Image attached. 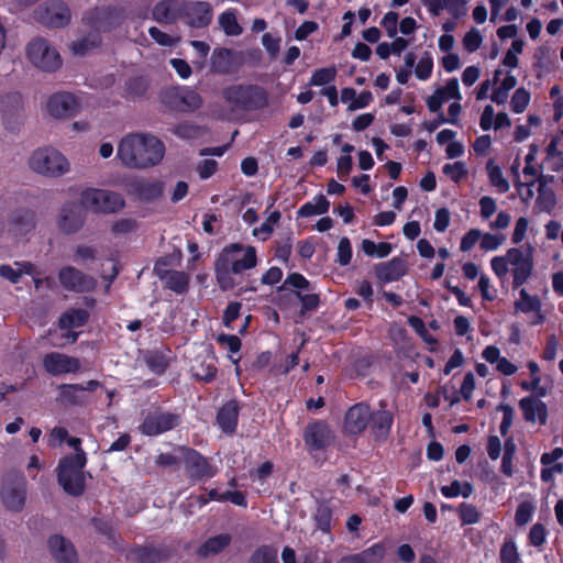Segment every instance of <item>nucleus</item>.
<instances>
[{
    "label": "nucleus",
    "instance_id": "f257e3e1",
    "mask_svg": "<svg viewBox=\"0 0 563 563\" xmlns=\"http://www.w3.org/2000/svg\"><path fill=\"white\" fill-rule=\"evenodd\" d=\"M257 251L253 245L234 242L225 245L214 261V276L222 291L235 287L233 275L242 274L256 267Z\"/></svg>",
    "mask_w": 563,
    "mask_h": 563
},
{
    "label": "nucleus",
    "instance_id": "f03ea898",
    "mask_svg": "<svg viewBox=\"0 0 563 563\" xmlns=\"http://www.w3.org/2000/svg\"><path fill=\"white\" fill-rule=\"evenodd\" d=\"M165 144L156 136L129 134L118 146V157L130 168H147L161 163Z\"/></svg>",
    "mask_w": 563,
    "mask_h": 563
},
{
    "label": "nucleus",
    "instance_id": "7ed1b4c3",
    "mask_svg": "<svg viewBox=\"0 0 563 563\" xmlns=\"http://www.w3.org/2000/svg\"><path fill=\"white\" fill-rule=\"evenodd\" d=\"M222 98L233 112L263 111L269 104L268 91L256 84H233L222 90Z\"/></svg>",
    "mask_w": 563,
    "mask_h": 563
},
{
    "label": "nucleus",
    "instance_id": "20e7f679",
    "mask_svg": "<svg viewBox=\"0 0 563 563\" xmlns=\"http://www.w3.org/2000/svg\"><path fill=\"white\" fill-rule=\"evenodd\" d=\"M86 464L87 454L82 449H77V453L66 455L58 461L56 467L57 482L67 495L71 497L84 495L86 476H90L84 470Z\"/></svg>",
    "mask_w": 563,
    "mask_h": 563
},
{
    "label": "nucleus",
    "instance_id": "39448f33",
    "mask_svg": "<svg viewBox=\"0 0 563 563\" xmlns=\"http://www.w3.org/2000/svg\"><path fill=\"white\" fill-rule=\"evenodd\" d=\"M0 496L7 509L22 510L26 498V478L22 472L11 470L4 474Z\"/></svg>",
    "mask_w": 563,
    "mask_h": 563
},
{
    "label": "nucleus",
    "instance_id": "423d86ee",
    "mask_svg": "<svg viewBox=\"0 0 563 563\" xmlns=\"http://www.w3.org/2000/svg\"><path fill=\"white\" fill-rule=\"evenodd\" d=\"M29 165L32 170L45 175L57 177L64 175L69 167L67 158L54 148H38L30 157Z\"/></svg>",
    "mask_w": 563,
    "mask_h": 563
},
{
    "label": "nucleus",
    "instance_id": "0eeeda50",
    "mask_svg": "<svg viewBox=\"0 0 563 563\" xmlns=\"http://www.w3.org/2000/svg\"><path fill=\"white\" fill-rule=\"evenodd\" d=\"M179 451L181 453L186 475L192 483L207 482L217 475V466L212 465L210 460L196 449L179 446Z\"/></svg>",
    "mask_w": 563,
    "mask_h": 563
},
{
    "label": "nucleus",
    "instance_id": "6e6552de",
    "mask_svg": "<svg viewBox=\"0 0 563 563\" xmlns=\"http://www.w3.org/2000/svg\"><path fill=\"white\" fill-rule=\"evenodd\" d=\"M26 57L33 66L43 71L53 73L62 66L59 53L43 37H36L27 44Z\"/></svg>",
    "mask_w": 563,
    "mask_h": 563
},
{
    "label": "nucleus",
    "instance_id": "1a4fd4ad",
    "mask_svg": "<svg viewBox=\"0 0 563 563\" xmlns=\"http://www.w3.org/2000/svg\"><path fill=\"white\" fill-rule=\"evenodd\" d=\"M161 100L168 109L184 113L195 112L203 104L202 97L187 86L165 89L161 95Z\"/></svg>",
    "mask_w": 563,
    "mask_h": 563
},
{
    "label": "nucleus",
    "instance_id": "9d476101",
    "mask_svg": "<svg viewBox=\"0 0 563 563\" xmlns=\"http://www.w3.org/2000/svg\"><path fill=\"white\" fill-rule=\"evenodd\" d=\"M81 202L85 207L95 212L115 213L124 207V199L118 192L89 188L81 195Z\"/></svg>",
    "mask_w": 563,
    "mask_h": 563
},
{
    "label": "nucleus",
    "instance_id": "9b49d317",
    "mask_svg": "<svg viewBox=\"0 0 563 563\" xmlns=\"http://www.w3.org/2000/svg\"><path fill=\"white\" fill-rule=\"evenodd\" d=\"M181 423L180 415L170 411H151L139 426L141 434L146 437H157L176 429Z\"/></svg>",
    "mask_w": 563,
    "mask_h": 563
},
{
    "label": "nucleus",
    "instance_id": "f8f14e48",
    "mask_svg": "<svg viewBox=\"0 0 563 563\" xmlns=\"http://www.w3.org/2000/svg\"><path fill=\"white\" fill-rule=\"evenodd\" d=\"M35 19L47 27L60 29L69 24L71 13L64 1L48 0L35 10Z\"/></svg>",
    "mask_w": 563,
    "mask_h": 563
},
{
    "label": "nucleus",
    "instance_id": "ddd939ff",
    "mask_svg": "<svg viewBox=\"0 0 563 563\" xmlns=\"http://www.w3.org/2000/svg\"><path fill=\"white\" fill-rule=\"evenodd\" d=\"M302 438L310 452L324 451L335 439L330 426L323 420L308 422L303 430Z\"/></svg>",
    "mask_w": 563,
    "mask_h": 563
},
{
    "label": "nucleus",
    "instance_id": "4468645a",
    "mask_svg": "<svg viewBox=\"0 0 563 563\" xmlns=\"http://www.w3.org/2000/svg\"><path fill=\"white\" fill-rule=\"evenodd\" d=\"M82 20L98 33L110 31L120 24L122 9L112 5L96 7L88 11Z\"/></svg>",
    "mask_w": 563,
    "mask_h": 563
},
{
    "label": "nucleus",
    "instance_id": "2eb2a0df",
    "mask_svg": "<svg viewBox=\"0 0 563 563\" xmlns=\"http://www.w3.org/2000/svg\"><path fill=\"white\" fill-rule=\"evenodd\" d=\"M5 229L13 236H24L35 230L37 220L36 212L32 208L18 207L10 211Z\"/></svg>",
    "mask_w": 563,
    "mask_h": 563
},
{
    "label": "nucleus",
    "instance_id": "dca6fc26",
    "mask_svg": "<svg viewBox=\"0 0 563 563\" xmlns=\"http://www.w3.org/2000/svg\"><path fill=\"white\" fill-rule=\"evenodd\" d=\"M212 7L207 1L181 2V16L191 27L203 29L212 21Z\"/></svg>",
    "mask_w": 563,
    "mask_h": 563
},
{
    "label": "nucleus",
    "instance_id": "f3484780",
    "mask_svg": "<svg viewBox=\"0 0 563 563\" xmlns=\"http://www.w3.org/2000/svg\"><path fill=\"white\" fill-rule=\"evenodd\" d=\"M43 367L52 376L75 374L80 371V361L64 353L49 352L43 357Z\"/></svg>",
    "mask_w": 563,
    "mask_h": 563
},
{
    "label": "nucleus",
    "instance_id": "a211bd4d",
    "mask_svg": "<svg viewBox=\"0 0 563 563\" xmlns=\"http://www.w3.org/2000/svg\"><path fill=\"white\" fill-rule=\"evenodd\" d=\"M372 409L366 402L350 407L344 416V430L349 434H361L369 424Z\"/></svg>",
    "mask_w": 563,
    "mask_h": 563
},
{
    "label": "nucleus",
    "instance_id": "6ab92c4d",
    "mask_svg": "<svg viewBox=\"0 0 563 563\" xmlns=\"http://www.w3.org/2000/svg\"><path fill=\"white\" fill-rule=\"evenodd\" d=\"M170 555L172 551L164 545H136L128 551L125 559L129 563H161Z\"/></svg>",
    "mask_w": 563,
    "mask_h": 563
},
{
    "label": "nucleus",
    "instance_id": "aec40b11",
    "mask_svg": "<svg viewBox=\"0 0 563 563\" xmlns=\"http://www.w3.org/2000/svg\"><path fill=\"white\" fill-rule=\"evenodd\" d=\"M85 223L84 207L79 203L67 202L63 206L57 225L59 230L66 234L79 231Z\"/></svg>",
    "mask_w": 563,
    "mask_h": 563
},
{
    "label": "nucleus",
    "instance_id": "412c9836",
    "mask_svg": "<svg viewBox=\"0 0 563 563\" xmlns=\"http://www.w3.org/2000/svg\"><path fill=\"white\" fill-rule=\"evenodd\" d=\"M46 108L54 118H70L79 111V101L73 93L57 92L49 97Z\"/></svg>",
    "mask_w": 563,
    "mask_h": 563
},
{
    "label": "nucleus",
    "instance_id": "4be33fe9",
    "mask_svg": "<svg viewBox=\"0 0 563 563\" xmlns=\"http://www.w3.org/2000/svg\"><path fill=\"white\" fill-rule=\"evenodd\" d=\"M58 279L62 287L68 291L84 292L93 287V280L74 266L59 269Z\"/></svg>",
    "mask_w": 563,
    "mask_h": 563
},
{
    "label": "nucleus",
    "instance_id": "5701e85b",
    "mask_svg": "<svg viewBox=\"0 0 563 563\" xmlns=\"http://www.w3.org/2000/svg\"><path fill=\"white\" fill-rule=\"evenodd\" d=\"M48 550L57 563H77L78 555L74 544L60 534L48 538Z\"/></svg>",
    "mask_w": 563,
    "mask_h": 563
},
{
    "label": "nucleus",
    "instance_id": "b1692460",
    "mask_svg": "<svg viewBox=\"0 0 563 563\" xmlns=\"http://www.w3.org/2000/svg\"><path fill=\"white\" fill-rule=\"evenodd\" d=\"M240 415V405L235 399L224 402L217 412V423L221 431L228 435L236 432Z\"/></svg>",
    "mask_w": 563,
    "mask_h": 563
},
{
    "label": "nucleus",
    "instance_id": "393cba45",
    "mask_svg": "<svg viewBox=\"0 0 563 563\" xmlns=\"http://www.w3.org/2000/svg\"><path fill=\"white\" fill-rule=\"evenodd\" d=\"M509 264L514 266V285L516 287L526 283L532 271V261L519 249H510L507 251Z\"/></svg>",
    "mask_w": 563,
    "mask_h": 563
},
{
    "label": "nucleus",
    "instance_id": "a878e982",
    "mask_svg": "<svg viewBox=\"0 0 563 563\" xmlns=\"http://www.w3.org/2000/svg\"><path fill=\"white\" fill-rule=\"evenodd\" d=\"M234 52L227 47L213 49L210 58V69L214 74L229 75L236 67Z\"/></svg>",
    "mask_w": 563,
    "mask_h": 563
},
{
    "label": "nucleus",
    "instance_id": "bb28decb",
    "mask_svg": "<svg viewBox=\"0 0 563 563\" xmlns=\"http://www.w3.org/2000/svg\"><path fill=\"white\" fill-rule=\"evenodd\" d=\"M181 16V3L176 0H162L152 9V18L162 24H173Z\"/></svg>",
    "mask_w": 563,
    "mask_h": 563
},
{
    "label": "nucleus",
    "instance_id": "cd10ccee",
    "mask_svg": "<svg viewBox=\"0 0 563 563\" xmlns=\"http://www.w3.org/2000/svg\"><path fill=\"white\" fill-rule=\"evenodd\" d=\"M406 274V263L400 257H393L388 262L375 265V275L383 283H391L400 279Z\"/></svg>",
    "mask_w": 563,
    "mask_h": 563
},
{
    "label": "nucleus",
    "instance_id": "c85d7f7f",
    "mask_svg": "<svg viewBox=\"0 0 563 563\" xmlns=\"http://www.w3.org/2000/svg\"><path fill=\"white\" fill-rule=\"evenodd\" d=\"M132 192L143 201H154L162 197L164 184L158 179H136L131 184Z\"/></svg>",
    "mask_w": 563,
    "mask_h": 563
},
{
    "label": "nucleus",
    "instance_id": "c756f323",
    "mask_svg": "<svg viewBox=\"0 0 563 563\" xmlns=\"http://www.w3.org/2000/svg\"><path fill=\"white\" fill-rule=\"evenodd\" d=\"M519 407L523 412L525 420L528 422H536L540 424L547 423L548 408L547 405L538 397L529 396L519 401Z\"/></svg>",
    "mask_w": 563,
    "mask_h": 563
},
{
    "label": "nucleus",
    "instance_id": "7c9ffc66",
    "mask_svg": "<svg viewBox=\"0 0 563 563\" xmlns=\"http://www.w3.org/2000/svg\"><path fill=\"white\" fill-rule=\"evenodd\" d=\"M393 415L388 410H376L371 412L368 427L376 440H385L393 426Z\"/></svg>",
    "mask_w": 563,
    "mask_h": 563
},
{
    "label": "nucleus",
    "instance_id": "2f4dec72",
    "mask_svg": "<svg viewBox=\"0 0 563 563\" xmlns=\"http://www.w3.org/2000/svg\"><path fill=\"white\" fill-rule=\"evenodd\" d=\"M58 401L65 406H84L86 396L81 384H60L58 386Z\"/></svg>",
    "mask_w": 563,
    "mask_h": 563
},
{
    "label": "nucleus",
    "instance_id": "473e14b6",
    "mask_svg": "<svg viewBox=\"0 0 563 563\" xmlns=\"http://www.w3.org/2000/svg\"><path fill=\"white\" fill-rule=\"evenodd\" d=\"M159 280L164 283V287L183 295L188 291L190 277L187 273L172 269L166 275L161 276Z\"/></svg>",
    "mask_w": 563,
    "mask_h": 563
},
{
    "label": "nucleus",
    "instance_id": "72a5a7b5",
    "mask_svg": "<svg viewBox=\"0 0 563 563\" xmlns=\"http://www.w3.org/2000/svg\"><path fill=\"white\" fill-rule=\"evenodd\" d=\"M89 320V312L84 308H71L60 314L58 327L62 330L84 327Z\"/></svg>",
    "mask_w": 563,
    "mask_h": 563
},
{
    "label": "nucleus",
    "instance_id": "f704fd0d",
    "mask_svg": "<svg viewBox=\"0 0 563 563\" xmlns=\"http://www.w3.org/2000/svg\"><path fill=\"white\" fill-rule=\"evenodd\" d=\"M169 131L178 139L185 141L197 140L205 133V129L201 125L187 120L173 125Z\"/></svg>",
    "mask_w": 563,
    "mask_h": 563
},
{
    "label": "nucleus",
    "instance_id": "c9c22d12",
    "mask_svg": "<svg viewBox=\"0 0 563 563\" xmlns=\"http://www.w3.org/2000/svg\"><path fill=\"white\" fill-rule=\"evenodd\" d=\"M314 202L308 201L303 203L297 211L299 218H309L317 214H324L328 212L330 201L322 194L313 198Z\"/></svg>",
    "mask_w": 563,
    "mask_h": 563
},
{
    "label": "nucleus",
    "instance_id": "e433bc0d",
    "mask_svg": "<svg viewBox=\"0 0 563 563\" xmlns=\"http://www.w3.org/2000/svg\"><path fill=\"white\" fill-rule=\"evenodd\" d=\"M148 90V80L144 76H134L125 81L123 97L135 100L146 95Z\"/></svg>",
    "mask_w": 563,
    "mask_h": 563
},
{
    "label": "nucleus",
    "instance_id": "4c0bfd02",
    "mask_svg": "<svg viewBox=\"0 0 563 563\" xmlns=\"http://www.w3.org/2000/svg\"><path fill=\"white\" fill-rule=\"evenodd\" d=\"M102 37L98 32H90L88 35L73 42L71 52L78 56H85L87 53L101 45Z\"/></svg>",
    "mask_w": 563,
    "mask_h": 563
},
{
    "label": "nucleus",
    "instance_id": "58836bf2",
    "mask_svg": "<svg viewBox=\"0 0 563 563\" xmlns=\"http://www.w3.org/2000/svg\"><path fill=\"white\" fill-rule=\"evenodd\" d=\"M231 542V536L228 533H221L206 540L199 548V554L208 556L210 554H218L223 551Z\"/></svg>",
    "mask_w": 563,
    "mask_h": 563
},
{
    "label": "nucleus",
    "instance_id": "ea45409f",
    "mask_svg": "<svg viewBox=\"0 0 563 563\" xmlns=\"http://www.w3.org/2000/svg\"><path fill=\"white\" fill-rule=\"evenodd\" d=\"M219 25L228 36H239L243 33L234 9H229L219 15Z\"/></svg>",
    "mask_w": 563,
    "mask_h": 563
},
{
    "label": "nucleus",
    "instance_id": "a19ab883",
    "mask_svg": "<svg viewBox=\"0 0 563 563\" xmlns=\"http://www.w3.org/2000/svg\"><path fill=\"white\" fill-rule=\"evenodd\" d=\"M313 520L318 530L323 533L331 531L332 509L328 503L322 501L318 504L316 512L313 514Z\"/></svg>",
    "mask_w": 563,
    "mask_h": 563
},
{
    "label": "nucleus",
    "instance_id": "79ce46f5",
    "mask_svg": "<svg viewBox=\"0 0 563 563\" xmlns=\"http://www.w3.org/2000/svg\"><path fill=\"white\" fill-rule=\"evenodd\" d=\"M362 250L367 256L384 258L391 253L393 246L389 242L375 243L372 240L365 239L362 241Z\"/></svg>",
    "mask_w": 563,
    "mask_h": 563
},
{
    "label": "nucleus",
    "instance_id": "37998d69",
    "mask_svg": "<svg viewBox=\"0 0 563 563\" xmlns=\"http://www.w3.org/2000/svg\"><path fill=\"white\" fill-rule=\"evenodd\" d=\"M486 169L490 184L496 187L499 192H507L509 190V183L503 176L501 169L495 165L493 159L487 162Z\"/></svg>",
    "mask_w": 563,
    "mask_h": 563
},
{
    "label": "nucleus",
    "instance_id": "c03bdc74",
    "mask_svg": "<svg viewBox=\"0 0 563 563\" xmlns=\"http://www.w3.org/2000/svg\"><path fill=\"white\" fill-rule=\"evenodd\" d=\"M251 563H278V552L273 545L258 547L250 559Z\"/></svg>",
    "mask_w": 563,
    "mask_h": 563
},
{
    "label": "nucleus",
    "instance_id": "a18cd8bd",
    "mask_svg": "<svg viewBox=\"0 0 563 563\" xmlns=\"http://www.w3.org/2000/svg\"><path fill=\"white\" fill-rule=\"evenodd\" d=\"M455 132L449 129H444L437 134V142L440 145L448 144L446 155L449 158L457 157V141H453Z\"/></svg>",
    "mask_w": 563,
    "mask_h": 563
},
{
    "label": "nucleus",
    "instance_id": "49530a36",
    "mask_svg": "<svg viewBox=\"0 0 563 563\" xmlns=\"http://www.w3.org/2000/svg\"><path fill=\"white\" fill-rule=\"evenodd\" d=\"M336 77L335 67L319 68L313 71L309 84L311 86H325L332 82Z\"/></svg>",
    "mask_w": 563,
    "mask_h": 563
},
{
    "label": "nucleus",
    "instance_id": "de8ad7c7",
    "mask_svg": "<svg viewBox=\"0 0 563 563\" xmlns=\"http://www.w3.org/2000/svg\"><path fill=\"white\" fill-rule=\"evenodd\" d=\"M23 269L15 271L10 265H0V276L10 280L12 284H18L21 279L22 273L31 274L33 265L31 263H24Z\"/></svg>",
    "mask_w": 563,
    "mask_h": 563
},
{
    "label": "nucleus",
    "instance_id": "09e8293b",
    "mask_svg": "<svg viewBox=\"0 0 563 563\" xmlns=\"http://www.w3.org/2000/svg\"><path fill=\"white\" fill-rule=\"evenodd\" d=\"M146 364L154 374L162 375L166 372L169 362L163 353L153 352L146 357Z\"/></svg>",
    "mask_w": 563,
    "mask_h": 563
},
{
    "label": "nucleus",
    "instance_id": "8fccbe9b",
    "mask_svg": "<svg viewBox=\"0 0 563 563\" xmlns=\"http://www.w3.org/2000/svg\"><path fill=\"white\" fill-rule=\"evenodd\" d=\"M536 205L540 211H550L555 205L554 192L543 185H540Z\"/></svg>",
    "mask_w": 563,
    "mask_h": 563
},
{
    "label": "nucleus",
    "instance_id": "3c124183",
    "mask_svg": "<svg viewBox=\"0 0 563 563\" xmlns=\"http://www.w3.org/2000/svg\"><path fill=\"white\" fill-rule=\"evenodd\" d=\"M294 295L301 302V316L306 314L308 311L316 310L320 305V297L317 294H301L298 290H294Z\"/></svg>",
    "mask_w": 563,
    "mask_h": 563
},
{
    "label": "nucleus",
    "instance_id": "603ef678",
    "mask_svg": "<svg viewBox=\"0 0 563 563\" xmlns=\"http://www.w3.org/2000/svg\"><path fill=\"white\" fill-rule=\"evenodd\" d=\"M408 324L415 330V332L427 343H437L434 338L430 334L426 328L424 321L418 316H410L407 320Z\"/></svg>",
    "mask_w": 563,
    "mask_h": 563
},
{
    "label": "nucleus",
    "instance_id": "864d4df0",
    "mask_svg": "<svg viewBox=\"0 0 563 563\" xmlns=\"http://www.w3.org/2000/svg\"><path fill=\"white\" fill-rule=\"evenodd\" d=\"M217 342L221 347H225L231 354H236L241 351V339L235 334L220 333L217 336Z\"/></svg>",
    "mask_w": 563,
    "mask_h": 563
},
{
    "label": "nucleus",
    "instance_id": "5fc2aeb1",
    "mask_svg": "<svg viewBox=\"0 0 563 563\" xmlns=\"http://www.w3.org/2000/svg\"><path fill=\"white\" fill-rule=\"evenodd\" d=\"M516 307L523 312L539 311L541 301L538 297L529 296L525 289L520 291V300L516 302Z\"/></svg>",
    "mask_w": 563,
    "mask_h": 563
},
{
    "label": "nucleus",
    "instance_id": "6e6d98bb",
    "mask_svg": "<svg viewBox=\"0 0 563 563\" xmlns=\"http://www.w3.org/2000/svg\"><path fill=\"white\" fill-rule=\"evenodd\" d=\"M352 260V245L349 238L343 236L339 241L338 245V254H336V262L341 266H346L351 263Z\"/></svg>",
    "mask_w": 563,
    "mask_h": 563
},
{
    "label": "nucleus",
    "instance_id": "4d7b16f0",
    "mask_svg": "<svg viewBox=\"0 0 563 563\" xmlns=\"http://www.w3.org/2000/svg\"><path fill=\"white\" fill-rule=\"evenodd\" d=\"M241 309L242 303L239 301L228 303L222 314V323L225 328L232 329V322L240 317Z\"/></svg>",
    "mask_w": 563,
    "mask_h": 563
},
{
    "label": "nucleus",
    "instance_id": "13d9d810",
    "mask_svg": "<svg viewBox=\"0 0 563 563\" xmlns=\"http://www.w3.org/2000/svg\"><path fill=\"white\" fill-rule=\"evenodd\" d=\"M360 554L366 563H379L385 555V547L382 543H375Z\"/></svg>",
    "mask_w": 563,
    "mask_h": 563
},
{
    "label": "nucleus",
    "instance_id": "bf43d9fd",
    "mask_svg": "<svg viewBox=\"0 0 563 563\" xmlns=\"http://www.w3.org/2000/svg\"><path fill=\"white\" fill-rule=\"evenodd\" d=\"M286 286H290L298 291L308 290L310 288V282L300 273H290L280 289H284Z\"/></svg>",
    "mask_w": 563,
    "mask_h": 563
},
{
    "label": "nucleus",
    "instance_id": "052dcab7",
    "mask_svg": "<svg viewBox=\"0 0 563 563\" xmlns=\"http://www.w3.org/2000/svg\"><path fill=\"white\" fill-rule=\"evenodd\" d=\"M530 100V93L525 88H519L515 91L511 98V108L516 113H521L526 110Z\"/></svg>",
    "mask_w": 563,
    "mask_h": 563
},
{
    "label": "nucleus",
    "instance_id": "680f3d73",
    "mask_svg": "<svg viewBox=\"0 0 563 563\" xmlns=\"http://www.w3.org/2000/svg\"><path fill=\"white\" fill-rule=\"evenodd\" d=\"M218 369L213 364H201L194 372V377L198 382L211 383L217 376Z\"/></svg>",
    "mask_w": 563,
    "mask_h": 563
},
{
    "label": "nucleus",
    "instance_id": "e2e57ef3",
    "mask_svg": "<svg viewBox=\"0 0 563 563\" xmlns=\"http://www.w3.org/2000/svg\"><path fill=\"white\" fill-rule=\"evenodd\" d=\"M460 518L462 519L463 523L472 525L478 521L479 511L475 506L463 503L460 504Z\"/></svg>",
    "mask_w": 563,
    "mask_h": 563
},
{
    "label": "nucleus",
    "instance_id": "0e129e2a",
    "mask_svg": "<svg viewBox=\"0 0 563 563\" xmlns=\"http://www.w3.org/2000/svg\"><path fill=\"white\" fill-rule=\"evenodd\" d=\"M432 68H433L432 58L429 56L421 57L416 66V69H415L416 77L420 80L429 79L432 74Z\"/></svg>",
    "mask_w": 563,
    "mask_h": 563
},
{
    "label": "nucleus",
    "instance_id": "69168bd1",
    "mask_svg": "<svg viewBox=\"0 0 563 563\" xmlns=\"http://www.w3.org/2000/svg\"><path fill=\"white\" fill-rule=\"evenodd\" d=\"M398 13L395 11L387 12L380 24L386 30V33L389 37H395L397 34V23H398Z\"/></svg>",
    "mask_w": 563,
    "mask_h": 563
},
{
    "label": "nucleus",
    "instance_id": "338daca9",
    "mask_svg": "<svg viewBox=\"0 0 563 563\" xmlns=\"http://www.w3.org/2000/svg\"><path fill=\"white\" fill-rule=\"evenodd\" d=\"M483 37L478 30L472 29L463 37L464 47L468 52H475L482 44Z\"/></svg>",
    "mask_w": 563,
    "mask_h": 563
},
{
    "label": "nucleus",
    "instance_id": "774afa93",
    "mask_svg": "<svg viewBox=\"0 0 563 563\" xmlns=\"http://www.w3.org/2000/svg\"><path fill=\"white\" fill-rule=\"evenodd\" d=\"M500 561H501V563H517L518 562L517 548L512 541H507L504 543V545L500 550Z\"/></svg>",
    "mask_w": 563,
    "mask_h": 563
}]
</instances>
